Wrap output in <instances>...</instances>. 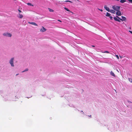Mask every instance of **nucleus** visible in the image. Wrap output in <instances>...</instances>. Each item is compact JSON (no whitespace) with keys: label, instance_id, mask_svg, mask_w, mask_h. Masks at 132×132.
<instances>
[{"label":"nucleus","instance_id":"1","mask_svg":"<svg viewBox=\"0 0 132 132\" xmlns=\"http://www.w3.org/2000/svg\"><path fill=\"white\" fill-rule=\"evenodd\" d=\"M120 6H117L116 5H113L112 6L113 9L114 10L116 11L120 10Z\"/></svg>","mask_w":132,"mask_h":132},{"label":"nucleus","instance_id":"2","mask_svg":"<svg viewBox=\"0 0 132 132\" xmlns=\"http://www.w3.org/2000/svg\"><path fill=\"white\" fill-rule=\"evenodd\" d=\"M117 17L120 20H121L122 21H126V18L125 17V16H122L121 18L122 19L120 18L118 16H117Z\"/></svg>","mask_w":132,"mask_h":132},{"label":"nucleus","instance_id":"3","mask_svg":"<svg viewBox=\"0 0 132 132\" xmlns=\"http://www.w3.org/2000/svg\"><path fill=\"white\" fill-rule=\"evenodd\" d=\"M14 58H12L10 60L9 62L10 63L12 67H14V65L13 64V60H14Z\"/></svg>","mask_w":132,"mask_h":132},{"label":"nucleus","instance_id":"4","mask_svg":"<svg viewBox=\"0 0 132 132\" xmlns=\"http://www.w3.org/2000/svg\"><path fill=\"white\" fill-rule=\"evenodd\" d=\"M3 35L4 36H8V37H11L12 36L11 34L10 33H7V34H5L4 33L3 34Z\"/></svg>","mask_w":132,"mask_h":132},{"label":"nucleus","instance_id":"5","mask_svg":"<svg viewBox=\"0 0 132 132\" xmlns=\"http://www.w3.org/2000/svg\"><path fill=\"white\" fill-rule=\"evenodd\" d=\"M42 28L40 29V31L42 32H44L46 30V29L44 27H42Z\"/></svg>","mask_w":132,"mask_h":132},{"label":"nucleus","instance_id":"6","mask_svg":"<svg viewBox=\"0 0 132 132\" xmlns=\"http://www.w3.org/2000/svg\"><path fill=\"white\" fill-rule=\"evenodd\" d=\"M117 11L116 13V14L118 16H120L121 15V13L120 10Z\"/></svg>","mask_w":132,"mask_h":132},{"label":"nucleus","instance_id":"7","mask_svg":"<svg viewBox=\"0 0 132 132\" xmlns=\"http://www.w3.org/2000/svg\"><path fill=\"white\" fill-rule=\"evenodd\" d=\"M104 8L105 9V10L108 11V12H109L110 11V9L109 7H107L106 5H105L104 6Z\"/></svg>","mask_w":132,"mask_h":132},{"label":"nucleus","instance_id":"8","mask_svg":"<svg viewBox=\"0 0 132 132\" xmlns=\"http://www.w3.org/2000/svg\"><path fill=\"white\" fill-rule=\"evenodd\" d=\"M117 16H116V17H114V20L116 21L120 22V20L118 19V18L117 17Z\"/></svg>","mask_w":132,"mask_h":132},{"label":"nucleus","instance_id":"9","mask_svg":"<svg viewBox=\"0 0 132 132\" xmlns=\"http://www.w3.org/2000/svg\"><path fill=\"white\" fill-rule=\"evenodd\" d=\"M18 17L19 18L21 19L23 17V16L22 14H21L19 13L18 15Z\"/></svg>","mask_w":132,"mask_h":132},{"label":"nucleus","instance_id":"10","mask_svg":"<svg viewBox=\"0 0 132 132\" xmlns=\"http://www.w3.org/2000/svg\"><path fill=\"white\" fill-rule=\"evenodd\" d=\"M29 23H30V24H31L34 25H35V26H38L37 24L36 23H35V22H29Z\"/></svg>","mask_w":132,"mask_h":132},{"label":"nucleus","instance_id":"11","mask_svg":"<svg viewBox=\"0 0 132 132\" xmlns=\"http://www.w3.org/2000/svg\"><path fill=\"white\" fill-rule=\"evenodd\" d=\"M110 74L111 76H114V77H115V75L114 74V73L112 71H111L110 72Z\"/></svg>","mask_w":132,"mask_h":132},{"label":"nucleus","instance_id":"12","mask_svg":"<svg viewBox=\"0 0 132 132\" xmlns=\"http://www.w3.org/2000/svg\"><path fill=\"white\" fill-rule=\"evenodd\" d=\"M109 12H110L111 13L114 14H115L116 12L114 10H110Z\"/></svg>","mask_w":132,"mask_h":132},{"label":"nucleus","instance_id":"13","mask_svg":"<svg viewBox=\"0 0 132 132\" xmlns=\"http://www.w3.org/2000/svg\"><path fill=\"white\" fill-rule=\"evenodd\" d=\"M48 9L49 11L50 12H53L54 11L53 10H52L50 8H48Z\"/></svg>","mask_w":132,"mask_h":132},{"label":"nucleus","instance_id":"14","mask_svg":"<svg viewBox=\"0 0 132 132\" xmlns=\"http://www.w3.org/2000/svg\"><path fill=\"white\" fill-rule=\"evenodd\" d=\"M110 15L111 14L108 12H107L105 15L106 16L108 17H109Z\"/></svg>","mask_w":132,"mask_h":132},{"label":"nucleus","instance_id":"15","mask_svg":"<svg viewBox=\"0 0 132 132\" xmlns=\"http://www.w3.org/2000/svg\"><path fill=\"white\" fill-rule=\"evenodd\" d=\"M64 9L65 10L67 11L70 12L72 13V12L71 11H70L66 7H64Z\"/></svg>","mask_w":132,"mask_h":132},{"label":"nucleus","instance_id":"16","mask_svg":"<svg viewBox=\"0 0 132 132\" xmlns=\"http://www.w3.org/2000/svg\"><path fill=\"white\" fill-rule=\"evenodd\" d=\"M120 2L121 3H123L126 2V0H120Z\"/></svg>","mask_w":132,"mask_h":132},{"label":"nucleus","instance_id":"17","mask_svg":"<svg viewBox=\"0 0 132 132\" xmlns=\"http://www.w3.org/2000/svg\"><path fill=\"white\" fill-rule=\"evenodd\" d=\"M27 4L28 5H29L30 6H33V5H32L31 3H27Z\"/></svg>","mask_w":132,"mask_h":132},{"label":"nucleus","instance_id":"18","mask_svg":"<svg viewBox=\"0 0 132 132\" xmlns=\"http://www.w3.org/2000/svg\"><path fill=\"white\" fill-rule=\"evenodd\" d=\"M28 69H26L22 71V72H24L25 71H27L28 70Z\"/></svg>","mask_w":132,"mask_h":132},{"label":"nucleus","instance_id":"19","mask_svg":"<svg viewBox=\"0 0 132 132\" xmlns=\"http://www.w3.org/2000/svg\"><path fill=\"white\" fill-rule=\"evenodd\" d=\"M129 81L131 82H132V79L129 78Z\"/></svg>","mask_w":132,"mask_h":132},{"label":"nucleus","instance_id":"20","mask_svg":"<svg viewBox=\"0 0 132 132\" xmlns=\"http://www.w3.org/2000/svg\"><path fill=\"white\" fill-rule=\"evenodd\" d=\"M103 53H109L108 51H105L104 52H103Z\"/></svg>","mask_w":132,"mask_h":132},{"label":"nucleus","instance_id":"21","mask_svg":"<svg viewBox=\"0 0 132 132\" xmlns=\"http://www.w3.org/2000/svg\"><path fill=\"white\" fill-rule=\"evenodd\" d=\"M111 20H112L113 17L112 16H110V15L109 16Z\"/></svg>","mask_w":132,"mask_h":132},{"label":"nucleus","instance_id":"22","mask_svg":"<svg viewBox=\"0 0 132 132\" xmlns=\"http://www.w3.org/2000/svg\"><path fill=\"white\" fill-rule=\"evenodd\" d=\"M116 56L117 57V58L118 59H119V57L118 55H116Z\"/></svg>","mask_w":132,"mask_h":132},{"label":"nucleus","instance_id":"23","mask_svg":"<svg viewBox=\"0 0 132 132\" xmlns=\"http://www.w3.org/2000/svg\"><path fill=\"white\" fill-rule=\"evenodd\" d=\"M18 11H19V13H21V11L20 10H19V9H18Z\"/></svg>","mask_w":132,"mask_h":132},{"label":"nucleus","instance_id":"24","mask_svg":"<svg viewBox=\"0 0 132 132\" xmlns=\"http://www.w3.org/2000/svg\"><path fill=\"white\" fill-rule=\"evenodd\" d=\"M98 10H100L102 12L103 11V10L102 9H98Z\"/></svg>","mask_w":132,"mask_h":132},{"label":"nucleus","instance_id":"25","mask_svg":"<svg viewBox=\"0 0 132 132\" xmlns=\"http://www.w3.org/2000/svg\"><path fill=\"white\" fill-rule=\"evenodd\" d=\"M129 32L132 34V31H129Z\"/></svg>","mask_w":132,"mask_h":132},{"label":"nucleus","instance_id":"26","mask_svg":"<svg viewBox=\"0 0 132 132\" xmlns=\"http://www.w3.org/2000/svg\"><path fill=\"white\" fill-rule=\"evenodd\" d=\"M69 1H65V2H69Z\"/></svg>","mask_w":132,"mask_h":132},{"label":"nucleus","instance_id":"27","mask_svg":"<svg viewBox=\"0 0 132 132\" xmlns=\"http://www.w3.org/2000/svg\"><path fill=\"white\" fill-rule=\"evenodd\" d=\"M58 21H59L60 22H61V21L60 20H58Z\"/></svg>","mask_w":132,"mask_h":132},{"label":"nucleus","instance_id":"28","mask_svg":"<svg viewBox=\"0 0 132 132\" xmlns=\"http://www.w3.org/2000/svg\"><path fill=\"white\" fill-rule=\"evenodd\" d=\"M69 2H70V3H72V2L71 1H69Z\"/></svg>","mask_w":132,"mask_h":132},{"label":"nucleus","instance_id":"29","mask_svg":"<svg viewBox=\"0 0 132 132\" xmlns=\"http://www.w3.org/2000/svg\"><path fill=\"white\" fill-rule=\"evenodd\" d=\"M92 47H95V46H94V45H92Z\"/></svg>","mask_w":132,"mask_h":132},{"label":"nucleus","instance_id":"30","mask_svg":"<svg viewBox=\"0 0 132 132\" xmlns=\"http://www.w3.org/2000/svg\"><path fill=\"white\" fill-rule=\"evenodd\" d=\"M18 75V74H16V76H17V75Z\"/></svg>","mask_w":132,"mask_h":132},{"label":"nucleus","instance_id":"31","mask_svg":"<svg viewBox=\"0 0 132 132\" xmlns=\"http://www.w3.org/2000/svg\"><path fill=\"white\" fill-rule=\"evenodd\" d=\"M90 117H91V115H90Z\"/></svg>","mask_w":132,"mask_h":132},{"label":"nucleus","instance_id":"32","mask_svg":"<svg viewBox=\"0 0 132 132\" xmlns=\"http://www.w3.org/2000/svg\"><path fill=\"white\" fill-rule=\"evenodd\" d=\"M14 0V1H16V0Z\"/></svg>","mask_w":132,"mask_h":132}]
</instances>
